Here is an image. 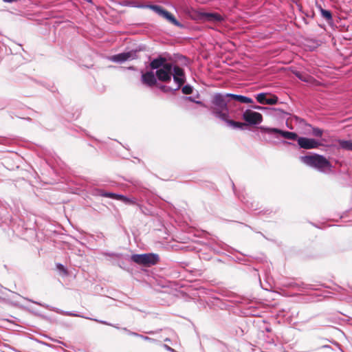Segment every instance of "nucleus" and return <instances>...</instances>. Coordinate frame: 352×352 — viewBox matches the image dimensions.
Here are the masks:
<instances>
[{
	"mask_svg": "<svg viewBox=\"0 0 352 352\" xmlns=\"http://www.w3.org/2000/svg\"><path fill=\"white\" fill-rule=\"evenodd\" d=\"M212 106L208 108L211 113L221 120H239L243 118V108L237 104L226 102L221 106L215 102V97L212 98Z\"/></svg>",
	"mask_w": 352,
	"mask_h": 352,
	"instance_id": "1",
	"label": "nucleus"
},
{
	"mask_svg": "<svg viewBox=\"0 0 352 352\" xmlns=\"http://www.w3.org/2000/svg\"><path fill=\"white\" fill-rule=\"evenodd\" d=\"M300 160L304 164L322 171L330 170L331 168L330 162L323 155L318 154L301 156Z\"/></svg>",
	"mask_w": 352,
	"mask_h": 352,
	"instance_id": "2",
	"label": "nucleus"
},
{
	"mask_svg": "<svg viewBox=\"0 0 352 352\" xmlns=\"http://www.w3.org/2000/svg\"><path fill=\"white\" fill-rule=\"evenodd\" d=\"M215 97V102L221 106H225L226 102L236 104V102L243 104L252 103L253 100L251 98L227 93H216L213 95Z\"/></svg>",
	"mask_w": 352,
	"mask_h": 352,
	"instance_id": "3",
	"label": "nucleus"
},
{
	"mask_svg": "<svg viewBox=\"0 0 352 352\" xmlns=\"http://www.w3.org/2000/svg\"><path fill=\"white\" fill-rule=\"evenodd\" d=\"M140 8H148L152 10L159 16L165 19L168 23L176 27L183 28L184 25L176 19L173 14L164 9L162 6L153 4H145L140 6Z\"/></svg>",
	"mask_w": 352,
	"mask_h": 352,
	"instance_id": "4",
	"label": "nucleus"
},
{
	"mask_svg": "<svg viewBox=\"0 0 352 352\" xmlns=\"http://www.w3.org/2000/svg\"><path fill=\"white\" fill-rule=\"evenodd\" d=\"M192 18L195 20L203 22L221 23L224 21V17L217 12H206L201 11H195L194 16Z\"/></svg>",
	"mask_w": 352,
	"mask_h": 352,
	"instance_id": "5",
	"label": "nucleus"
},
{
	"mask_svg": "<svg viewBox=\"0 0 352 352\" xmlns=\"http://www.w3.org/2000/svg\"><path fill=\"white\" fill-rule=\"evenodd\" d=\"M131 260L137 264L150 267L158 263L159 256L153 253L133 254L131 256Z\"/></svg>",
	"mask_w": 352,
	"mask_h": 352,
	"instance_id": "6",
	"label": "nucleus"
},
{
	"mask_svg": "<svg viewBox=\"0 0 352 352\" xmlns=\"http://www.w3.org/2000/svg\"><path fill=\"white\" fill-rule=\"evenodd\" d=\"M243 119L248 125H256L260 124L263 120V116L260 113L251 109H246L243 113Z\"/></svg>",
	"mask_w": 352,
	"mask_h": 352,
	"instance_id": "7",
	"label": "nucleus"
},
{
	"mask_svg": "<svg viewBox=\"0 0 352 352\" xmlns=\"http://www.w3.org/2000/svg\"><path fill=\"white\" fill-rule=\"evenodd\" d=\"M173 74V64H166L165 67L157 70L155 75L157 79L160 81L168 82H170Z\"/></svg>",
	"mask_w": 352,
	"mask_h": 352,
	"instance_id": "8",
	"label": "nucleus"
},
{
	"mask_svg": "<svg viewBox=\"0 0 352 352\" xmlns=\"http://www.w3.org/2000/svg\"><path fill=\"white\" fill-rule=\"evenodd\" d=\"M172 76L176 83L174 90H179L186 80L184 69L177 65H173Z\"/></svg>",
	"mask_w": 352,
	"mask_h": 352,
	"instance_id": "9",
	"label": "nucleus"
},
{
	"mask_svg": "<svg viewBox=\"0 0 352 352\" xmlns=\"http://www.w3.org/2000/svg\"><path fill=\"white\" fill-rule=\"evenodd\" d=\"M137 58L136 51H129L113 55L109 58V60L114 63H123L126 60H133Z\"/></svg>",
	"mask_w": 352,
	"mask_h": 352,
	"instance_id": "10",
	"label": "nucleus"
},
{
	"mask_svg": "<svg viewBox=\"0 0 352 352\" xmlns=\"http://www.w3.org/2000/svg\"><path fill=\"white\" fill-rule=\"evenodd\" d=\"M298 144L301 148L312 149L318 148L320 143L313 138L299 137L298 138Z\"/></svg>",
	"mask_w": 352,
	"mask_h": 352,
	"instance_id": "11",
	"label": "nucleus"
},
{
	"mask_svg": "<svg viewBox=\"0 0 352 352\" xmlns=\"http://www.w3.org/2000/svg\"><path fill=\"white\" fill-rule=\"evenodd\" d=\"M256 100L261 104H275L278 102V97L274 95L268 96L267 93H260L257 94Z\"/></svg>",
	"mask_w": 352,
	"mask_h": 352,
	"instance_id": "12",
	"label": "nucleus"
},
{
	"mask_svg": "<svg viewBox=\"0 0 352 352\" xmlns=\"http://www.w3.org/2000/svg\"><path fill=\"white\" fill-rule=\"evenodd\" d=\"M141 80L144 85L148 87H153L157 84L156 75L153 71H148L145 73L142 72Z\"/></svg>",
	"mask_w": 352,
	"mask_h": 352,
	"instance_id": "13",
	"label": "nucleus"
},
{
	"mask_svg": "<svg viewBox=\"0 0 352 352\" xmlns=\"http://www.w3.org/2000/svg\"><path fill=\"white\" fill-rule=\"evenodd\" d=\"M170 63H168L164 58L160 56L157 58H154L150 63V67L153 70L156 69V71H157V70L162 68L163 67H165L166 64H170Z\"/></svg>",
	"mask_w": 352,
	"mask_h": 352,
	"instance_id": "14",
	"label": "nucleus"
},
{
	"mask_svg": "<svg viewBox=\"0 0 352 352\" xmlns=\"http://www.w3.org/2000/svg\"><path fill=\"white\" fill-rule=\"evenodd\" d=\"M259 129L262 133L267 134L271 138L278 139L281 137L279 133L274 132L275 130H280L279 129L267 127L265 126H261L259 127Z\"/></svg>",
	"mask_w": 352,
	"mask_h": 352,
	"instance_id": "15",
	"label": "nucleus"
},
{
	"mask_svg": "<svg viewBox=\"0 0 352 352\" xmlns=\"http://www.w3.org/2000/svg\"><path fill=\"white\" fill-rule=\"evenodd\" d=\"M98 195L102 197L111 198V199H117V200H120V201H125V202L128 201V199L123 195H118V194L113 193V192H105L102 190H99Z\"/></svg>",
	"mask_w": 352,
	"mask_h": 352,
	"instance_id": "16",
	"label": "nucleus"
},
{
	"mask_svg": "<svg viewBox=\"0 0 352 352\" xmlns=\"http://www.w3.org/2000/svg\"><path fill=\"white\" fill-rule=\"evenodd\" d=\"M228 126L232 128L233 129L244 130L247 126V124L245 122H238L236 120H223Z\"/></svg>",
	"mask_w": 352,
	"mask_h": 352,
	"instance_id": "17",
	"label": "nucleus"
},
{
	"mask_svg": "<svg viewBox=\"0 0 352 352\" xmlns=\"http://www.w3.org/2000/svg\"><path fill=\"white\" fill-rule=\"evenodd\" d=\"M274 132L279 133V134H280V136L282 138H284L287 140L298 141V138H299L298 134L294 132L283 131V130H275Z\"/></svg>",
	"mask_w": 352,
	"mask_h": 352,
	"instance_id": "18",
	"label": "nucleus"
},
{
	"mask_svg": "<svg viewBox=\"0 0 352 352\" xmlns=\"http://www.w3.org/2000/svg\"><path fill=\"white\" fill-rule=\"evenodd\" d=\"M339 146L344 150L352 151V141L351 140H338Z\"/></svg>",
	"mask_w": 352,
	"mask_h": 352,
	"instance_id": "19",
	"label": "nucleus"
},
{
	"mask_svg": "<svg viewBox=\"0 0 352 352\" xmlns=\"http://www.w3.org/2000/svg\"><path fill=\"white\" fill-rule=\"evenodd\" d=\"M320 10L321 15L324 19H325L328 21L332 20V14L329 10L322 9L321 7L320 8Z\"/></svg>",
	"mask_w": 352,
	"mask_h": 352,
	"instance_id": "20",
	"label": "nucleus"
},
{
	"mask_svg": "<svg viewBox=\"0 0 352 352\" xmlns=\"http://www.w3.org/2000/svg\"><path fill=\"white\" fill-rule=\"evenodd\" d=\"M182 93L186 95L191 94L193 91V88L190 85H186L182 87Z\"/></svg>",
	"mask_w": 352,
	"mask_h": 352,
	"instance_id": "21",
	"label": "nucleus"
},
{
	"mask_svg": "<svg viewBox=\"0 0 352 352\" xmlns=\"http://www.w3.org/2000/svg\"><path fill=\"white\" fill-rule=\"evenodd\" d=\"M312 133L314 136L320 138L323 134V131L319 128L314 127L312 129Z\"/></svg>",
	"mask_w": 352,
	"mask_h": 352,
	"instance_id": "22",
	"label": "nucleus"
},
{
	"mask_svg": "<svg viewBox=\"0 0 352 352\" xmlns=\"http://www.w3.org/2000/svg\"><path fill=\"white\" fill-rule=\"evenodd\" d=\"M159 88L160 90H162V91L164 92H169V91H175L174 90V88L173 87H168V86H166V85H160L159 86Z\"/></svg>",
	"mask_w": 352,
	"mask_h": 352,
	"instance_id": "23",
	"label": "nucleus"
},
{
	"mask_svg": "<svg viewBox=\"0 0 352 352\" xmlns=\"http://www.w3.org/2000/svg\"><path fill=\"white\" fill-rule=\"evenodd\" d=\"M56 267L58 270L62 272L65 275L67 274V270L65 269V267L62 264H57Z\"/></svg>",
	"mask_w": 352,
	"mask_h": 352,
	"instance_id": "24",
	"label": "nucleus"
},
{
	"mask_svg": "<svg viewBox=\"0 0 352 352\" xmlns=\"http://www.w3.org/2000/svg\"><path fill=\"white\" fill-rule=\"evenodd\" d=\"M184 99L186 100H189V101L195 102V99L191 96H185V97H184Z\"/></svg>",
	"mask_w": 352,
	"mask_h": 352,
	"instance_id": "25",
	"label": "nucleus"
},
{
	"mask_svg": "<svg viewBox=\"0 0 352 352\" xmlns=\"http://www.w3.org/2000/svg\"><path fill=\"white\" fill-rule=\"evenodd\" d=\"M295 74H296V77H298L299 79H300L303 81H306L305 79L302 78V75L300 72H296V73H295Z\"/></svg>",
	"mask_w": 352,
	"mask_h": 352,
	"instance_id": "26",
	"label": "nucleus"
},
{
	"mask_svg": "<svg viewBox=\"0 0 352 352\" xmlns=\"http://www.w3.org/2000/svg\"><path fill=\"white\" fill-rule=\"evenodd\" d=\"M195 103H197L198 104H200L202 107H204L206 108H208V107L204 103H203L201 101H197V100H195Z\"/></svg>",
	"mask_w": 352,
	"mask_h": 352,
	"instance_id": "27",
	"label": "nucleus"
},
{
	"mask_svg": "<svg viewBox=\"0 0 352 352\" xmlns=\"http://www.w3.org/2000/svg\"><path fill=\"white\" fill-rule=\"evenodd\" d=\"M253 108H254V109H257V110H262V109H265L264 107H261V106H258V105H254V106L253 107Z\"/></svg>",
	"mask_w": 352,
	"mask_h": 352,
	"instance_id": "28",
	"label": "nucleus"
},
{
	"mask_svg": "<svg viewBox=\"0 0 352 352\" xmlns=\"http://www.w3.org/2000/svg\"><path fill=\"white\" fill-rule=\"evenodd\" d=\"M3 1L6 3H12V2L16 1L17 0H3Z\"/></svg>",
	"mask_w": 352,
	"mask_h": 352,
	"instance_id": "29",
	"label": "nucleus"
},
{
	"mask_svg": "<svg viewBox=\"0 0 352 352\" xmlns=\"http://www.w3.org/2000/svg\"><path fill=\"white\" fill-rule=\"evenodd\" d=\"M283 143H284L285 144H289V145L292 144V143H291V142H287V141H283Z\"/></svg>",
	"mask_w": 352,
	"mask_h": 352,
	"instance_id": "30",
	"label": "nucleus"
},
{
	"mask_svg": "<svg viewBox=\"0 0 352 352\" xmlns=\"http://www.w3.org/2000/svg\"><path fill=\"white\" fill-rule=\"evenodd\" d=\"M129 69L134 70V69H135V68H134V67H133V66H132V67H129Z\"/></svg>",
	"mask_w": 352,
	"mask_h": 352,
	"instance_id": "31",
	"label": "nucleus"
},
{
	"mask_svg": "<svg viewBox=\"0 0 352 352\" xmlns=\"http://www.w3.org/2000/svg\"><path fill=\"white\" fill-rule=\"evenodd\" d=\"M166 347H167V349H168V350L173 351V349H172L170 346H166Z\"/></svg>",
	"mask_w": 352,
	"mask_h": 352,
	"instance_id": "32",
	"label": "nucleus"
},
{
	"mask_svg": "<svg viewBox=\"0 0 352 352\" xmlns=\"http://www.w3.org/2000/svg\"><path fill=\"white\" fill-rule=\"evenodd\" d=\"M144 339L145 340H150V338H148V337H144Z\"/></svg>",
	"mask_w": 352,
	"mask_h": 352,
	"instance_id": "33",
	"label": "nucleus"
},
{
	"mask_svg": "<svg viewBox=\"0 0 352 352\" xmlns=\"http://www.w3.org/2000/svg\"><path fill=\"white\" fill-rule=\"evenodd\" d=\"M101 323L106 324L104 321L100 322Z\"/></svg>",
	"mask_w": 352,
	"mask_h": 352,
	"instance_id": "34",
	"label": "nucleus"
}]
</instances>
